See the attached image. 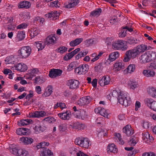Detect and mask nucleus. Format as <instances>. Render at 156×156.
Here are the masks:
<instances>
[{"instance_id":"obj_1","label":"nucleus","mask_w":156,"mask_h":156,"mask_svg":"<svg viewBox=\"0 0 156 156\" xmlns=\"http://www.w3.org/2000/svg\"><path fill=\"white\" fill-rule=\"evenodd\" d=\"M114 97L117 98L118 102L120 104L125 107L128 106L131 103L130 98L126 93L120 92L119 94L115 90H113L109 94Z\"/></svg>"},{"instance_id":"obj_2","label":"nucleus","mask_w":156,"mask_h":156,"mask_svg":"<svg viewBox=\"0 0 156 156\" xmlns=\"http://www.w3.org/2000/svg\"><path fill=\"white\" fill-rule=\"evenodd\" d=\"M156 58V53L151 51L143 54L140 57L141 62L144 63L149 62Z\"/></svg>"},{"instance_id":"obj_3","label":"nucleus","mask_w":156,"mask_h":156,"mask_svg":"<svg viewBox=\"0 0 156 156\" xmlns=\"http://www.w3.org/2000/svg\"><path fill=\"white\" fill-rule=\"evenodd\" d=\"M112 47L115 50H126L128 46L125 41L123 40H118L114 41L112 44Z\"/></svg>"},{"instance_id":"obj_4","label":"nucleus","mask_w":156,"mask_h":156,"mask_svg":"<svg viewBox=\"0 0 156 156\" xmlns=\"http://www.w3.org/2000/svg\"><path fill=\"white\" fill-rule=\"evenodd\" d=\"M75 143L76 145L85 148H87L91 144V143L87 138H78L75 140Z\"/></svg>"},{"instance_id":"obj_5","label":"nucleus","mask_w":156,"mask_h":156,"mask_svg":"<svg viewBox=\"0 0 156 156\" xmlns=\"http://www.w3.org/2000/svg\"><path fill=\"white\" fill-rule=\"evenodd\" d=\"M138 55L139 54L135 48L128 50L126 53V57L123 59V61L127 62L131 59L136 58Z\"/></svg>"},{"instance_id":"obj_6","label":"nucleus","mask_w":156,"mask_h":156,"mask_svg":"<svg viewBox=\"0 0 156 156\" xmlns=\"http://www.w3.org/2000/svg\"><path fill=\"white\" fill-rule=\"evenodd\" d=\"M31 49L29 46H26L22 47L18 51L19 55L22 58H26L28 57L30 54Z\"/></svg>"},{"instance_id":"obj_7","label":"nucleus","mask_w":156,"mask_h":156,"mask_svg":"<svg viewBox=\"0 0 156 156\" xmlns=\"http://www.w3.org/2000/svg\"><path fill=\"white\" fill-rule=\"evenodd\" d=\"M89 69V66L87 64H81L76 67L75 69V72L78 74H85L87 72Z\"/></svg>"},{"instance_id":"obj_8","label":"nucleus","mask_w":156,"mask_h":156,"mask_svg":"<svg viewBox=\"0 0 156 156\" xmlns=\"http://www.w3.org/2000/svg\"><path fill=\"white\" fill-rule=\"evenodd\" d=\"M47 127L40 122L35 123L33 128L34 132L36 134L43 133L46 130Z\"/></svg>"},{"instance_id":"obj_9","label":"nucleus","mask_w":156,"mask_h":156,"mask_svg":"<svg viewBox=\"0 0 156 156\" xmlns=\"http://www.w3.org/2000/svg\"><path fill=\"white\" fill-rule=\"evenodd\" d=\"M111 78L110 76L106 75L101 77L99 79L98 84L102 87H104L108 85L111 81Z\"/></svg>"},{"instance_id":"obj_10","label":"nucleus","mask_w":156,"mask_h":156,"mask_svg":"<svg viewBox=\"0 0 156 156\" xmlns=\"http://www.w3.org/2000/svg\"><path fill=\"white\" fill-rule=\"evenodd\" d=\"M79 82L77 80L71 79L68 80L66 85L69 89L76 90L79 88Z\"/></svg>"},{"instance_id":"obj_11","label":"nucleus","mask_w":156,"mask_h":156,"mask_svg":"<svg viewBox=\"0 0 156 156\" xmlns=\"http://www.w3.org/2000/svg\"><path fill=\"white\" fill-rule=\"evenodd\" d=\"M92 98L89 96L80 98L77 101V104L80 106H82L89 104L92 100Z\"/></svg>"},{"instance_id":"obj_12","label":"nucleus","mask_w":156,"mask_h":156,"mask_svg":"<svg viewBox=\"0 0 156 156\" xmlns=\"http://www.w3.org/2000/svg\"><path fill=\"white\" fill-rule=\"evenodd\" d=\"M58 116L63 120H69L71 117V113L69 110L64 111L58 114Z\"/></svg>"},{"instance_id":"obj_13","label":"nucleus","mask_w":156,"mask_h":156,"mask_svg":"<svg viewBox=\"0 0 156 156\" xmlns=\"http://www.w3.org/2000/svg\"><path fill=\"white\" fill-rule=\"evenodd\" d=\"M62 73V71L60 69H51L49 71V76L52 78L60 76Z\"/></svg>"},{"instance_id":"obj_14","label":"nucleus","mask_w":156,"mask_h":156,"mask_svg":"<svg viewBox=\"0 0 156 156\" xmlns=\"http://www.w3.org/2000/svg\"><path fill=\"white\" fill-rule=\"evenodd\" d=\"M145 102L149 108L156 112V101L151 98H147Z\"/></svg>"},{"instance_id":"obj_15","label":"nucleus","mask_w":156,"mask_h":156,"mask_svg":"<svg viewBox=\"0 0 156 156\" xmlns=\"http://www.w3.org/2000/svg\"><path fill=\"white\" fill-rule=\"evenodd\" d=\"M142 138L144 142L147 144H149L152 142L153 140V138L152 136L147 132H144L142 133Z\"/></svg>"},{"instance_id":"obj_16","label":"nucleus","mask_w":156,"mask_h":156,"mask_svg":"<svg viewBox=\"0 0 156 156\" xmlns=\"http://www.w3.org/2000/svg\"><path fill=\"white\" fill-rule=\"evenodd\" d=\"M56 38L55 35L51 34L47 37L44 41V43L46 45H53L56 43Z\"/></svg>"},{"instance_id":"obj_17","label":"nucleus","mask_w":156,"mask_h":156,"mask_svg":"<svg viewBox=\"0 0 156 156\" xmlns=\"http://www.w3.org/2000/svg\"><path fill=\"white\" fill-rule=\"evenodd\" d=\"M94 112L96 113H99L101 115L108 118V111L102 107H98L94 109Z\"/></svg>"},{"instance_id":"obj_18","label":"nucleus","mask_w":156,"mask_h":156,"mask_svg":"<svg viewBox=\"0 0 156 156\" xmlns=\"http://www.w3.org/2000/svg\"><path fill=\"white\" fill-rule=\"evenodd\" d=\"M123 132L126 135L129 136L134 133L133 130L130 125H127L123 128Z\"/></svg>"},{"instance_id":"obj_19","label":"nucleus","mask_w":156,"mask_h":156,"mask_svg":"<svg viewBox=\"0 0 156 156\" xmlns=\"http://www.w3.org/2000/svg\"><path fill=\"white\" fill-rule=\"evenodd\" d=\"M80 0H72L68 3H65L64 7L66 8L70 9L74 7L79 2Z\"/></svg>"},{"instance_id":"obj_20","label":"nucleus","mask_w":156,"mask_h":156,"mask_svg":"<svg viewBox=\"0 0 156 156\" xmlns=\"http://www.w3.org/2000/svg\"><path fill=\"white\" fill-rule=\"evenodd\" d=\"M87 113L83 110L80 109V111H78V114L76 115L75 117L82 120L86 119L87 118Z\"/></svg>"},{"instance_id":"obj_21","label":"nucleus","mask_w":156,"mask_h":156,"mask_svg":"<svg viewBox=\"0 0 156 156\" xmlns=\"http://www.w3.org/2000/svg\"><path fill=\"white\" fill-rule=\"evenodd\" d=\"M31 6V3L30 2L24 1L20 2L18 4V7L19 9L25 8L28 9Z\"/></svg>"},{"instance_id":"obj_22","label":"nucleus","mask_w":156,"mask_h":156,"mask_svg":"<svg viewBox=\"0 0 156 156\" xmlns=\"http://www.w3.org/2000/svg\"><path fill=\"white\" fill-rule=\"evenodd\" d=\"M9 150L12 154H19L20 150H18L17 147L14 144H10L9 145Z\"/></svg>"},{"instance_id":"obj_23","label":"nucleus","mask_w":156,"mask_h":156,"mask_svg":"<svg viewBox=\"0 0 156 156\" xmlns=\"http://www.w3.org/2000/svg\"><path fill=\"white\" fill-rule=\"evenodd\" d=\"M21 141L24 144H30L34 141V140L29 137H23L20 138Z\"/></svg>"},{"instance_id":"obj_24","label":"nucleus","mask_w":156,"mask_h":156,"mask_svg":"<svg viewBox=\"0 0 156 156\" xmlns=\"http://www.w3.org/2000/svg\"><path fill=\"white\" fill-rule=\"evenodd\" d=\"M28 129L25 128H20L16 130V134L19 135H25L28 134Z\"/></svg>"},{"instance_id":"obj_25","label":"nucleus","mask_w":156,"mask_h":156,"mask_svg":"<svg viewBox=\"0 0 156 156\" xmlns=\"http://www.w3.org/2000/svg\"><path fill=\"white\" fill-rule=\"evenodd\" d=\"M25 32L23 31H18L15 38L16 41H21L25 37Z\"/></svg>"},{"instance_id":"obj_26","label":"nucleus","mask_w":156,"mask_h":156,"mask_svg":"<svg viewBox=\"0 0 156 156\" xmlns=\"http://www.w3.org/2000/svg\"><path fill=\"white\" fill-rule=\"evenodd\" d=\"M119 56V54L118 51L112 53L109 55L108 60H109L110 62H113L118 58Z\"/></svg>"},{"instance_id":"obj_27","label":"nucleus","mask_w":156,"mask_h":156,"mask_svg":"<svg viewBox=\"0 0 156 156\" xmlns=\"http://www.w3.org/2000/svg\"><path fill=\"white\" fill-rule=\"evenodd\" d=\"M82 38H77L75 40L70 41L69 43L70 45L72 47L76 46L80 44L83 41Z\"/></svg>"},{"instance_id":"obj_28","label":"nucleus","mask_w":156,"mask_h":156,"mask_svg":"<svg viewBox=\"0 0 156 156\" xmlns=\"http://www.w3.org/2000/svg\"><path fill=\"white\" fill-rule=\"evenodd\" d=\"M115 70L119 71L125 68V63L123 62H116L114 65Z\"/></svg>"},{"instance_id":"obj_29","label":"nucleus","mask_w":156,"mask_h":156,"mask_svg":"<svg viewBox=\"0 0 156 156\" xmlns=\"http://www.w3.org/2000/svg\"><path fill=\"white\" fill-rule=\"evenodd\" d=\"M52 92V87L49 85L48 86L44 92V93L42 94V95L43 97H47L50 96Z\"/></svg>"},{"instance_id":"obj_30","label":"nucleus","mask_w":156,"mask_h":156,"mask_svg":"<svg viewBox=\"0 0 156 156\" xmlns=\"http://www.w3.org/2000/svg\"><path fill=\"white\" fill-rule=\"evenodd\" d=\"M143 74L147 77H153L155 74V72L150 70H144L143 71Z\"/></svg>"},{"instance_id":"obj_31","label":"nucleus","mask_w":156,"mask_h":156,"mask_svg":"<svg viewBox=\"0 0 156 156\" xmlns=\"http://www.w3.org/2000/svg\"><path fill=\"white\" fill-rule=\"evenodd\" d=\"M107 149H108V153H116L118 151L115 145L114 144H110L108 145Z\"/></svg>"},{"instance_id":"obj_32","label":"nucleus","mask_w":156,"mask_h":156,"mask_svg":"<svg viewBox=\"0 0 156 156\" xmlns=\"http://www.w3.org/2000/svg\"><path fill=\"white\" fill-rule=\"evenodd\" d=\"M135 48L139 54L140 53L143 52L147 50V46L146 45L142 44L138 46Z\"/></svg>"},{"instance_id":"obj_33","label":"nucleus","mask_w":156,"mask_h":156,"mask_svg":"<svg viewBox=\"0 0 156 156\" xmlns=\"http://www.w3.org/2000/svg\"><path fill=\"white\" fill-rule=\"evenodd\" d=\"M41 156H53V153L49 149H44L41 151Z\"/></svg>"},{"instance_id":"obj_34","label":"nucleus","mask_w":156,"mask_h":156,"mask_svg":"<svg viewBox=\"0 0 156 156\" xmlns=\"http://www.w3.org/2000/svg\"><path fill=\"white\" fill-rule=\"evenodd\" d=\"M135 66L134 64H130L124 71L126 73H131L135 71Z\"/></svg>"},{"instance_id":"obj_35","label":"nucleus","mask_w":156,"mask_h":156,"mask_svg":"<svg viewBox=\"0 0 156 156\" xmlns=\"http://www.w3.org/2000/svg\"><path fill=\"white\" fill-rule=\"evenodd\" d=\"M73 126L75 129H83L86 128V126L84 124L81 123L79 122L74 123Z\"/></svg>"},{"instance_id":"obj_36","label":"nucleus","mask_w":156,"mask_h":156,"mask_svg":"<svg viewBox=\"0 0 156 156\" xmlns=\"http://www.w3.org/2000/svg\"><path fill=\"white\" fill-rule=\"evenodd\" d=\"M95 43V39L94 38L88 39L84 41V44L87 47L92 46Z\"/></svg>"},{"instance_id":"obj_37","label":"nucleus","mask_w":156,"mask_h":156,"mask_svg":"<svg viewBox=\"0 0 156 156\" xmlns=\"http://www.w3.org/2000/svg\"><path fill=\"white\" fill-rule=\"evenodd\" d=\"M102 10L100 8H98L92 11L90 15L93 16H98L102 12Z\"/></svg>"},{"instance_id":"obj_38","label":"nucleus","mask_w":156,"mask_h":156,"mask_svg":"<svg viewBox=\"0 0 156 156\" xmlns=\"http://www.w3.org/2000/svg\"><path fill=\"white\" fill-rule=\"evenodd\" d=\"M32 122V120L30 119H22L19 122V125L20 126H25L29 124Z\"/></svg>"},{"instance_id":"obj_39","label":"nucleus","mask_w":156,"mask_h":156,"mask_svg":"<svg viewBox=\"0 0 156 156\" xmlns=\"http://www.w3.org/2000/svg\"><path fill=\"white\" fill-rule=\"evenodd\" d=\"M6 64H13L16 61V59L13 55L6 57L5 60Z\"/></svg>"},{"instance_id":"obj_40","label":"nucleus","mask_w":156,"mask_h":156,"mask_svg":"<svg viewBox=\"0 0 156 156\" xmlns=\"http://www.w3.org/2000/svg\"><path fill=\"white\" fill-rule=\"evenodd\" d=\"M128 83L130 88L133 90L137 87L138 86L137 82L133 80L129 81Z\"/></svg>"},{"instance_id":"obj_41","label":"nucleus","mask_w":156,"mask_h":156,"mask_svg":"<svg viewBox=\"0 0 156 156\" xmlns=\"http://www.w3.org/2000/svg\"><path fill=\"white\" fill-rule=\"evenodd\" d=\"M138 141V138L134 136L131 137L128 143L131 146H134L136 145Z\"/></svg>"},{"instance_id":"obj_42","label":"nucleus","mask_w":156,"mask_h":156,"mask_svg":"<svg viewBox=\"0 0 156 156\" xmlns=\"http://www.w3.org/2000/svg\"><path fill=\"white\" fill-rule=\"evenodd\" d=\"M149 94L153 97L156 98V89L153 87L150 88L148 90Z\"/></svg>"},{"instance_id":"obj_43","label":"nucleus","mask_w":156,"mask_h":156,"mask_svg":"<svg viewBox=\"0 0 156 156\" xmlns=\"http://www.w3.org/2000/svg\"><path fill=\"white\" fill-rule=\"evenodd\" d=\"M40 33V30L37 28H34L30 34L31 38H33L35 36H37Z\"/></svg>"},{"instance_id":"obj_44","label":"nucleus","mask_w":156,"mask_h":156,"mask_svg":"<svg viewBox=\"0 0 156 156\" xmlns=\"http://www.w3.org/2000/svg\"><path fill=\"white\" fill-rule=\"evenodd\" d=\"M103 69L102 64L99 63L94 67L95 71L98 73H101Z\"/></svg>"},{"instance_id":"obj_45","label":"nucleus","mask_w":156,"mask_h":156,"mask_svg":"<svg viewBox=\"0 0 156 156\" xmlns=\"http://www.w3.org/2000/svg\"><path fill=\"white\" fill-rule=\"evenodd\" d=\"M36 47L38 48V50H42L45 47V44L41 41L37 42L35 43Z\"/></svg>"},{"instance_id":"obj_46","label":"nucleus","mask_w":156,"mask_h":156,"mask_svg":"<svg viewBox=\"0 0 156 156\" xmlns=\"http://www.w3.org/2000/svg\"><path fill=\"white\" fill-rule=\"evenodd\" d=\"M115 136L118 142L120 144L123 145L124 142L122 140L120 134L119 133H115Z\"/></svg>"},{"instance_id":"obj_47","label":"nucleus","mask_w":156,"mask_h":156,"mask_svg":"<svg viewBox=\"0 0 156 156\" xmlns=\"http://www.w3.org/2000/svg\"><path fill=\"white\" fill-rule=\"evenodd\" d=\"M87 53V52L80 51L75 56V58L76 59L78 60L81 57H84L86 55Z\"/></svg>"},{"instance_id":"obj_48","label":"nucleus","mask_w":156,"mask_h":156,"mask_svg":"<svg viewBox=\"0 0 156 156\" xmlns=\"http://www.w3.org/2000/svg\"><path fill=\"white\" fill-rule=\"evenodd\" d=\"M35 83L37 84H40L43 83L44 80V78L43 77H41L40 76H38L36 77L35 78Z\"/></svg>"},{"instance_id":"obj_49","label":"nucleus","mask_w":156,"mask_h":156,"mask_svg":"<svg viewBox=\"0 0 156 156\" xmlns=\"http://www.w3.org/2000/svg\"><path fill=\"white\" fill-rule=\"evenodd\" d=\"M127 40V42L130 44H135L137 43V40L132 37H128Z\"/></svg>"},{"instance_id":"obj_50","label":"nucleus","mask_w":156,"mask_h":156,"mask_svg":"<svg viewBox=\"0 0 156 156\" xmlns=\"http://www.w3.org/2000/svg\"><path fill=\"white\" fill-rule=\"evenodd\" d=\"M39 72L38 69L37 68H34L31 69L30 73V77L32 78L36 76V74H37Z\"/></svg>"},{"instance_id":"obj_51","label":"nucleus","mask_w":156,"mask_h":156,"mask_svg":"<svg viewBox=\"0 0 156 156\" xmlns=\"http://www.w3.org/2000/svg\"><path fill=\"white\" fill-rule=\"evenodd\" d=\"M60 5V2L58 0H56L51 2L50 5L52 7L57 8L59 7Z\"/></svg>"},{"instance_id":"obj_52","label":"nucleus","mask_w":156,"mask_h":156,"mask_svg":"<svg viewBox=\"0 0 156 156\" xmlns=\"http://www.w3.org/2000/svg\"><path fill=\"white\" fill-rule=\"evenodd\" d=\"M27 27L28 25L26 23H23L18 25L16 28L17 29L22 30L26 28Z\"/></svg>"},{"instance_id":"obj_53","label":"nucleus","mask_w":156,"mask_h":156,"mask_svg":"<svg viewBox=\"0 0 156 156\" xmlns=\"http://www.w3.org/2000/svg\"><path fill=\"white\" fill-rule=\"evenodd\" d=\"M19 154L21 156H28V153L27 151L24 149L20 150Z\"/></svg>"},{"instance_id":"obj_54","label":"nucleus","mask_w":156,"mask_h":156,"mask_svg":"<svg viewBox=\"0 0 156 156\" xmlns=\"http://www.w3.org/2000/svg\"><path fill=\"white\" fill-rule=\"evenodd\" d=\"M22 15L24 20L30 19V12H24L22 13Z\"/></svg>"},{"instance_id":"obj_55","label":"nucleus","mask_w":156,"mask_h":156,"mask_svg":"<svg viewBox=\"0 0 156 156\" xmlns=\"http://www.w3.org/2000/svg\"><path fill=\"white\" fill-rule=\"evenodd\" d=\"M57 51L60 53H63L67 50V48L64 46H62L57 49Z\"/></svg>"},{"instance_id":"obj_56","label":"nucleus","mask_w":156,"mask_h":156,"mask_svg":"<svg viewBox=\"0 0 156 156\" xmlns=\"http://www.w3.org/2000/svg\"><path fill=\"white\" fill-rule=\"evenodd\" d=\"M40 115L39 111H35L30 115V117L39 118H40Z\"/></svg>"},{"instance_id":"obj_57","label":"nucleus","mask_w":156,"mask_h":156,"mask_svg":"<svg viewBox=\"0 0 156 156\" xmlns=\"http://www.w3.org/2000/svg\"><path fill=\"white\" fill-rule=\"evenodd\" d=\"M57 14V13L56 11V12H51V13L46 14V16L48 18H51L52 17L54 18Z\"/></svg>"},{"instance_id":"obj_58","label":"nucleus","mask_w":156,"mask_h":156,"mask_svg":"<svg viewBox=\"0 0 156 156\" xmlns=\"http://www.w3.org/2000/svg\"><path fill=\"white\" fill-rule=\"evenodd\" d=\"M44 120L48 121L49 123H53L55 121V119L53 117H49L45 118Z\"/></svg>"},{"instance_id":"obj_59","label":"nucleus","mask_w":156,"mask_h":156,"mask_svg":"<svg viewBox=\"0 0 156 156\" xmlns=\"http://www.w3.org/2000/svg\"><path fill=\"white\" fill-rule=\"evenodd\" d=\"M119 36L121 37H125L126 35V30L122 29L121 31L119 33Z\"/></svg>"},{"instance_id":"obj_60","label":"nucleus","mask_w":156,"mask_h":156,"mask_svg":"<svg viewBox=\"0 0 156 156\" xmlns=\"http://www.w3.org/2000/svg\"><path fill=\"white\" fill-rule=\"evenodd\" d=\"M41 149H42V151H43V149H46V147L49 145V144L48 142H43L41 143Z\"/></svg>"},{"instance_id":"obj_61","label":"nucleus","mask_w":156,"mask_h":156,"mask_svg":"<svg viewBox=\"0 0 156 156\" xmlns=\"http://www.w3.org/2000/svg\"><path fill=\"white\" fill-rule=\"evenodd\" d=\"M58 128L60 131H64L66 129V124H63L59 125L58 126Z\"/></svg>"},{"instance_id":"obj_62","label":"nucleus","mask_w":156,"mask_h":156,"mask_svg":"<svg viewBox=\"0 0 156 156\" xmlns=\"http://www.w3.org/2000/svg\"><path fill=\"white\" fill-rule=\"evenodd\" d=\"M77 149L74 147H73L70 149V152L71 154H75L77 152Z\"/></svg>"},{"instance_id":"obj_63","label":"nucleus","mask_w":156,"mask_h":156,"mask_svg":"<svg viewBox=\"0 0 156 156\" xmlns=\"http://www.w3.org/2000/svg\"><path fill=\"white\" fill-rule=\"evenodd\" d=\"M118 21L117 18L116 16H113L111 18L110 20V22L112 24H114L116 22Z\"/></svg>"},{"instance_id":"obj_64","label":"nucleus","mask_w":156,"mask_h":156,"mask_svg":"<svg viewBox=\"0 0 156 156\" xmlns=\"http://www.w3.org/2000/svg\"><path fill=\"white\" fill-rule=\"evenodd\" d=\"M150 67L152 69H156V61H154L151 63Z\"/></svg>"}]
</instances>
